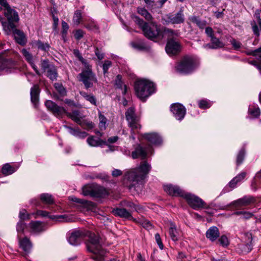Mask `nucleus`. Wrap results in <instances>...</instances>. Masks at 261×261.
Listing matches in <instances>:
<instances>
[{"mask_svg":"<svg viewBox=\"0 0 261 261\" xmlns=\"http://www.w3.org/2000/svg\"><path fill=\"white\" fill-rule=\"evenodd\" d=\"M170 110L173 116L178 120L183 119L186 113V110L185 107L179 103L171 105L170 106Z\"/></svg>","mask_w":261,"mask_h":261,"instance_id":"f8f14e48","label":"nucleus"},{"mask_svg":"<svg viewBox=\"0 0 261 261\" xmlns=\"http://www.w3.org/2000/svg\"><path fill=\"white\" fill-rule=\"evenodd\" d=\"M81 95L86 99L87 101H89L91 104L96 106V100L95 97L92 94H88L87 93L84 92H81Z\"/></svg>","mask_w":261,"mask_h":261,"instance_id":"79ce46f5","label":"nucleus"},{"mask_svg":"<svg viewBox=\"0 0 261 261\" xmlns=\"http://www.w3.org/2000/svg\"><path fill=\"white\" fill-rule=\"evenodd\" d=\"M131 45L133 48L137 50H141L146 49L145 45L142 42H132Z\"/></svg>","mask_w":261,"mask_h":261,"instance_id":"3c124183","label":"nucleus"},{"mask_svg":"<svg viewBox=\"0 0 261 261\" xmlns=\"http://www.w3.org/2000/svg\"><path fill=\"white\" fill-rule=\"evenodd\" d=\"M249 114L254 117H257L259 116L260 114V111L259 108H255L253 109H251V108L249 109Z\"/></svg>","mask_w":261,"mask_h":261,"instance_id":"864d4df0","label":"nucleus"},{"mask_svg":"<svg viewBox=\"0 0 261 261\" xmlns=\"http://www.w3.org/2000/svg\"><path fill=\"white\" fill-rule=\"evenodd\" d=\"M16 68V64L11 59L0 58V75L10 73Z\"/></svg>","mask_w":261,"mask_h":261,"instance_id":"9d476101","label":"nucleus"},{"mask_svg":"<svg viewBox=\"0 0 261 261\" xmlns=\"http://www.w3.org/2000/svg\"><path fill=\"white\" fill-rule=\"evenodd\" d=\"M198 106L200 108L207 109L211 107V103L206 100H201L199 101Z\"/></svg>","mask_w":261,"mask_h":261,"instance_id":"4d7b16f0","label":"nucleus"},{"mask_svg":"<svg viewBox=\"0 0 261 261\" xmlns=\"http://www.w3.org/2000/svg\"><path fill=\"white\" fill-rule=\"evenodd\" d=\"M143 137L151 144L156 145H160L162 142L160 136L156 133L145 134Z\"/></svg>","mask_w":261,"mask_h":261,"instance_id":"aec40b11","label":"nucleus"},{"mask_svg":"<svg viewBox=\"0 0 261 261\" xmlns=\"http://www.w3.org/2000/svg\"><path fill=\"white\" fill-rule=\"evenodd\" d=\"M245 172H242L239 174L229 182V186L232 188H234L237 182L243 180L245 178Z\"/></svg>","mask_w":261,"mask_h":261,"instance_id":"4c0bfd02","label":"nucleus"},{"mask_svg":"<svg viewBox=\"0 0 261 261\" xmlns=\"http://www.w3.org/2000/svg\"><path fill=\"white\" fill-rule=\"evenodd\" d=\"M189 19L192 22L195 23L200 29H203L206 25V21L205 20H201L195 16L190 17Z\"/></svg>","mask_w":261,"mask_h":261,"instance_id":"f704fd0d","label":"nucleus"},{"mask_svg":"<svg viewBox=\"0 0 261 261\" xmlns=\"http://www.w3.org/2000/svg\"><path fill=\"white\" fill-rule=\"evenodd\" d=\"M155 239L156 243L158 244L159 248L161 249H163L164 248V245L162 243L161 238L160 235L159 233H156L155 234Z\"/></svg>","mask_w":261,"mask_h":261,"instance_id":"680f3d73","label":"nucleus"},{"mask_svg":"<svg viewBox=\"0 0 261 261\" xmlns=\"http://www.w3.org/2000/svg\"><path fill=\"white\" fill-rule=\"evenodd\" d=\"M125 117L132 130L141 127L139 118L135 114L134 108L130 107L127 109L125 112Z\"/></svg>","mask_w":261,"mask_h":261,"instance_id":"6e6552de","label":"nucleus"},{"mask_svg":"<svg viewBox=\"0 0 261 261\" xmlns=\"http://www.w3.org/2000/svg\"><path fill=\"white\" fill-rule=\"evenodd\" d=\"M36 215L37 216H41L42 217H49L51 219H53L54 218L52 217L49 216V213L48 212H47L46 211H42V210L37 211V212H36Z\"/></svg>","mask_w":261,"mask_h":261,"instance_id":"0e129e2a","label":"nucleus"},{"mask_svg":"<svg viewBox=\"0 0 261 261\" xmlns=\"http://www.w3.org/2000/svg\"><path fill=\"white\" fill-rule=\"evenodd\" d=\"M181 45L179 42L174 39L168 40L166 46V51L170 55H174L180 52Z\"/></svg>","mask_w":261,"mask_h":261,"instance_id":"ddd939ff","label":"nucleus"},{"mask_svg":"<svg viewBox=\"0 0 261 261\" xmlns=\"http://www.w3.org/2000/svg\"><path fill=\"white\" fill-rule=\"evenodd\" d=\"M115 85L116 88L121 89L122 90V94H125L127 92V87L126 85H123V83L122 81V76L120 75H118L116 76Z\"/></svg>","mask_w":261,"mask_h":261,"instance_id":"473e14b6","label":"nucleus"},{"mask_svg":"<svg viewBox=\"0 0 261 261\" xmlns=\"http://www.w3.org/2000/svg\"><path fill=\"white\" fill-rule=\"evenodd\" d=\"M94 185L92 186H85L83 188V194L85 196L93 197V190Z\"/></svg>","mask_w":261,"mask_h":261,"instance_id":"37998d69","label":"nucleus"},{"mask_svg":"<svg viewBox=\"0 0 261 261\" xmlns=\"http://www.w3.org/2000/svg\"><path fill=\"white\" fill-rule=\"evenodd\" d=\"M84 66L85 69L78 75V76L80 78V81L83 83L86 88L88 89L92 86L93 83L97 82V79L92 71L90 65L88 64V66L86 65Z\"/></svg>","mask_w":261,"mask_h":261,"instance_id":"423d86ee","label":"nucleus"},{"mask_svg":"<svg viewBox=\"0 0 261 261\" xmlns=\"http://www.w3.org/2000/svg\"><path fill=\"white\" fill-rule=\"evenodd\" d=\"M246 237L248 238V241L246 244L243 243L239 245V249L243 253H247L250 252L252 248V236L251 234H247Z\"/></svg>","mask_w":261,"mask_h":261,"instance_id":"4be33fe9","label":"nucleus"},{"mask_svg":"<svg viewBox=\"0 0 261 261\" xmlns=\"http://www.w3.org/2000/svg\"><path fill=\"white\" fill-rule=\"evenodd\" d=\"M162 21L164 24L171 23L173 24L182 23L185 21V16L183 10H180L175 14L169 13L165 15L162 18Z\"/></svg>","mask_w":261,"mask_h":261,"instance_id":"0eeeda50","label":"nucleus"},{"mask_svg":"<svg viewBox=\"0 0 261 261\" xmlns=\"http://www.w3.org/2000/svg\"><path fill=\"white\" fill-rule=\"evenodd\" d=\"M84 34V33L82 30H78L76 31L74 34L75 38L76 40L81 39L83 37Z\"/></svg>","mask_w":261,"mask_h":261,"instance_id":"338daca9","label":"nucleus"},{"mask_svg":"<svg viewBox=\"0 0 261 261\" xmlns=\"http://www.w3.org/2000/svg\"><path fill=\"white\" fill-rule=\"evenodd\" d=\"M234 214L237 215H241L242 218L245 219H249L251 218L253 216V214L252 213L244 211L236 212L234 213Z\"/></svg>","mask_w":261,"mask_h":261,"instance_id":"8fccbe9b","label":"nucleus"},{"mask_svg":"<svg viewBox=\"0 0 261 261\" xmlns=\"http://www.w3.org/2000/svg\"><path fill=\"white\" fill-rule=\"evenodd\" d=\"M88 250L92 254L91 257L95 261H103L105 256L107 253L106 251L103 249L99 243V237L94 234H90L89 240L87 243Z\"/></svg>","mask_w":261,"mask_h":261,"instance_id":"f03ea898","label":"nucleus"},{"mask_svg":"<svg viewBox=\"0 0 261 261\" xmlns=\"http://www.w3.org/2000/svg\"><path fill=\"white\" fill-rule=\"evenodd\" d=\"M198 65L196 59L192 57H185L176 66V71L182 74L192 72Z\"/></svg>","mask_w":261,"mask_h":261,"instance_id":"39448f33","label":"nucleus"},{"mask_svg":"<svg viewBox=\"0 0 261 261\" xmlns=\"http://www.w3.org/2000/svg\"><path fill=\"white\" fill-rule=\"evenodd\" d=\"M39 90L37 85H34L31 90V98L32 103L36 106L39 101Z\"/></svg>","mask_w":261,"mask_h":261,"instance_id":"cd10ccee","label":"nucleus"},{"mask_svg":"<svg viewBox=\"0 0 261 261\" xmlns=\"http://www.w3.org/2000/svg\"><path fill=\"white\" fill-rule=\"evenodd\" d=\"M30 231L32 233H38L46 230V227L44 223L40 221H31L29 225Z\"/></svg>","mask_w":261,"mask_h":261,"instance_id":"f3484780","label":"nucleus"},{"mask_svg":"<svg viewBox=\"0 0 261 261\" xmlns=\"http://www.w3.org/2000/svg\"><path fill=\"white\" fill-rule=\"evenodd\" d=\"M108 190L103 187L94 185L93 190V197L104 198L109 195Z\"/></svg>","mask_w":261,"mask_h":261,"instance_id":"a211bd4d","label":"nucleus"},{"mask_svg":"<svg viewBox=\"0 0 261 261\" xmlns=\"http://www.w3.org/2000/svg\"><path fill=\"white\" fill-rule=\"evenodd\" d=\"M82 20V12L80 10H76L75 11L73 18V22L74 24L79 25Z\"/></svg>","mask_w":261,"mask_h":261,"instance_id":"c03bdc74","label":"nucleus"},{"mask_svg":"<svg viewBox=\"0 0 261 261\" xmlns=\"http://www.w3.org/2000/svg\"><path fill=\"white\" fill-rule=\"evenodd\" d=\"M111 66L112 62L110 61L106 60L104 62V63L102 65V69L104 74L107 73L108 69Z\"/></svg>","mask_w":261,"mask_h":261,"instance_id":"bf43d9fd","label":"nucleus"},{"mask_svg":"<svg viewBox=\"0 0 261 261\" xmlns=\"http://www.w3.org/2000/svg\"><path fill=\"white\" fill-rule=\"evenodd\" d=\"M65 114L77 124L83 126V124L81 120L82 116H81L79 111L74 110L71 113H69L66 111Z\"/></svg>","mask_w":261,"mask_h":261,"instance_id":"bb28decb","label":"nucleus"},{"mask_svg":"<svg viewBox=\"0 0 261 261\" xmlns=\"http://www.w3.org/2000/svg\"><path fill=\"white\" fill-rule=\"evenodd\" d=\"M225 46V44L221 41L219 38L215 36L211 39V43H208L204 45L205 48H209L212 49H217L222 48Z\"/></svg>","mask_w":261,"mask_h":261,"instance_id":"412c9836","label":"nucleus"},{"mask_svg":"<svg viewBox=\"0 0 261 261\" xmlns=\"http://www.w3.org/2000/svg\"><path fill=\"white\" fill-rule=\"evenodd\" d=\"M47 76L52 81L56 79L57 76V72L54 67L48 69L47 71Z\"/></svg>","mask_w":261,"mask_h":261,"instance_id":"a18cd8bd","label":"nucleus"},{"mask_svg":"<svg viewBox=\"0 0 261 261\" xmlns=\"http://www.w3.org/2000/svg\"><path fill=\"white\" fill-rule=\"evenodd\" d=\"M137 12L139 14L143 16L147 21L152 20V15L145 8H138Z\"/></svg>","mask_w":261,"mask_h":261,"instance_id":"ea45409f","label":"nucleus"},{"mask_svg":"<svg viewBox=\"0 0 261 261\" xmlns=\"http://www.w3.org/2000/svg\"><path fill=\"white\" fill-rule=\"evenodd\" d=\"M229 41L234 49H238L241 46V42L236 40L234 38H231Z\"/></svg>","mask_w":261,"mask_h":261,"instance_id":"052dcab7","label":"nucleus"},{"mask_svg":"<svg viewBox=\"0 0 261 261\" xmlns=\"http://www.w3.org/2000/svg\"><path fill=\"white\" fill-rule=\"evenodd\" d=\"M219 242L222 246H227L228 245V240L225 236H222L219 239Z\"/></svg>","mask_w":261,"mask_h":261,"instance_id":"e2e57ef3","label":"nucleus"},{"mask_svg":"<svg viewBox=\"0 0 261 261\" xmlns=\"http://www.w3.org/2000/svg\"><path fill=\"white\" fill-rule=\"evenodd\" d=\"M113 213L114 215L123 218L128 219H130L132 218L131 213L127 211L125 208H117L113 210Z\"/></svg>","mask_w":261,"mask_h":261,"instance_id":"5701e85b","label":"nucleus"},{"mask_svg":"<svg viewBox=\"0 0 261 261\" xmlns=\"http://www.w3.org/2000/svg\"><path fill=\"white\" fill-rule=\"evenodd\" d=\"M87 142L88 144L92 147L100 146L104 144L105 142L94 136H91L87 138Z\"/></svg>","mask_w":261,"mask_h":261,"instance_id":"2f4dec72","label":"nucleus"},{"mask_svg":"<svg viewBox=\"0 0 261 261\" xmlns=\"http://www.w3.org/2000/svg\"><path fill=\"white\" fill-rule=\"evenodd\" d=\"M5 14L8 19L10 21H17L19 20L18 13L13 9H12L9 5L5 6Z\"/></svg>","mask_w":261,"mask_h":261,"instance_id":"6ab92c4d","label":"nucleus"},{"mask_svg":"<svg viewBox=\"0 0 261 261\" xmlns=\"http://www.w3.org/2000/svg\"><path fill=\"white\" fill-rule=\"evenodd\" d=\"M67 128L69 129V133L75 137L84 138L87 136L86 132H81L79 129H74L69 126Z\"/></svg>","mask_w":261,"mask_h":261,"instance_id":"72a5a7b5","label":"nucleus"},{"mask_svg":"<svg viewBox=\"0 0 261 261\" xmlns=\"http://www.w3.org/2000/svg\"><path fill=\"white\" fill-rule=\"evenodd\" d=\"M14 36L16 42L21 44L24 45L26 43V38L24 33L17 29L14 31Z\"/></svg>","mask_w":261,"mask_h":261,"instance_id":"c85d7f7f","label":"nucleus"},{"mask_svg":"<svg viewBox=\"0 0 261 261\" xmlns=\"http://www.w3.org/2000/svg\"><path fill=\"white\" fill-rule=\"evenodd\" d=\"M205 32L207 36L211 38V39L214 37V31L211 27H206L205 28Z\"/></svg>","mask_w":261,"mask_h":261,"instance_id":"69168bd1","label":"nucleus"},{"mask_svg":"<svg viewBox=\"0 0 261 261\" xmlns=\"http://www.w3.org/2000/svg\"><path fill=\"white\" fill-rule=\"evenodd\" d=\"M38 48L42 50L47 51L49 49L50 46L48 43H43L40 40H38L35 43Z\"/></svg>","mask_w":261,"mask_h":261,"instance_id":"09e8293b","label":"nucleus"},{"mask_svg":"<svg viewBox=\"0 0 261 261\" xmlns=\"http://www.w3.org/2000/svg\"><path fill=\"white\" fill-rule=\"evenodd\" d=\"M151 25L153 29V32L146 33V35L149 37L150 40L155 39H162L164 37H167L169 39H174L173 38L179 36L178 31H175L166 27L161 28L155 22H152Z\"/></svg>","mask_w":261,"mask_h":261,"instance_id":"20e7f679","label":"nucleus"},{"mask_svg":"<svg viewBox=\"0 0 261 261\" xmlns=\"http://www.w3.org/2000/svg\"><path fill=\"white\" fill-rule=\"evenodd\" d=\"M135 21L141 28L144 36L149 39V37L146 35V33L153 32L154 29H152V27L151 25V23L152 21L150 22L149 24L148 23L145 22L142 19H140L138 16L135 17Z\"/></svg>","mask_w":261,"mask_h":261,"instance_id":"2eb2a0df","label":"nucleus"},{"mask_svg":"<svg viewBox=\"0 0 261 261\" xmlns=\"http://www.w3.org/2000/svg\"><path fill=\"white\" fill-rule=\"evenodd\" d=\"M169 234L173 241L176 242L178 240V232L177 230L175 225L173 223L170 224V228L169 229Z\"/></svg>","mask_w":261,"mask_h":261,"instance_id":"7c9ffc66","label":"nucleus"},{"mask_svg":"<svg viewBox=\"0 0 261 261\" xmlns=\"http://www.w3.org/2000/svg\"><path fill=\"white\" fill-rule=\"evenodd\" d=\"M73 54L74 56L81 62L83 66H88V64H89L86 60H85L83 57L82 56L81 53H80L79 50L78 49H74L73 50Z\"/></svg>","mask_w":261,"mask_h":261,"instance_id":"de8ad7c7","label":"nucleus"},{"mask_svg":"<svg viewBox=\"0 0 261 261\" xmlns=\"http://www.w3.org/2000/svg\"><path fill=\"white\" fill-rule=\"evenodd\" d=\"M40 197L41 201L45 204H51L54 202V198L51 195L48 194H42L40 195Z\"/></svg>","mask_w":261,"mask_h":261,"instance_id":"e433bc0d","label":"nucleus"},{"mask_svg":"<svg viewBox=\"0 0 261 261\" xmlns=\"http://www.w3.org/2000/svg\"><path fill=\"white\" fill-rule=\"evenodd\" d=\"M25 227V224L22 221H20L19 222H18L17 226H16V229L17 231V232L18 233L21 232L22 233L23 232V230Z\"/></svg>","mask_w":261,"mask_h":261,"instance_id":"13d9d810","label":"nucleus"},{"mask_svg":"<svg viewBox=\"0 0 261 261\" xmlns=\"http://www.w3.org/2000/svg\"><path fill=\"white\" fill-rule=\"evenodd\" d=\"M164 189L166 193L172 196H179L184 197L186 193L179 187L171 185L164 186Z\"/></svg>","mask_w":261,"mask_h":261,"instance_id":"dca6fc26","label":"nucleus"},{"mask_svg":"<svg viewBox=\"0 0 261 261\" xmlns=\"http://www.w3.org/2000/svg\"><path fill=\"white\" fill-rule=\"evenodd\" d=\"M21 53L25 58V60L27 61V62L30 64L31 67L35 70V72L39 75V72L34 63L32 55L29 53L28 50L24 48L22 49Z\"/></svg>","mask_w":261,"mask_h":261,"instance_id":"393cba45","label":"nucleus"},{"mask_svg":"<svg viewBox=\"0 0 261 261\" xmlns=\"http://www.w3.org/2000/svg\"><path fill=\"white\" fill-rule=\"evenodd\" d=\"M99 127L101 130H105L107 126V119L106 117L99 111Z\"/></svg>","mask_w":261,"mask_h":261,"instance_id":"c9c22d12","label":"nucleus"},{"mask_svg":"<svg viewBox=\"0 0 261 261\" xmlns=\"http://www.w3.org/2000/svg\"><path fill=\"white\" fill-rule=\"evenodd\" d=\"M45 105L47 110L56 117H62L66 113L64 107L58 106L51 100H46Z\"/></svg>","mask_w":261,"mask_h":261,"instance_id":"1a4fd4ad","label":"nucleus"},{"mask_svg":"<svg viewBox=\"0 0 261 261\" xmlns=\"http://www.w3.org/2000/svg\"><path fill=\"white\" fill-rule=\"evenodd\" d=\"M83 236V233L80 230H74L69 234L68 241L72 245H78L80 244Z\"/></svg>","mask_w":261,"mask_h":261,"instance_id":"4468645a","label":"nucleus"},{"mask_svg":"<svg viewBox=\"0 0 261 261\" xmlns=\"http://www.w3.org/2000/svg\"><path fill=\"white\" fill-rule=\"evenodd\" d=\"M145 3L150 7L151 9H153L155 8V4L154 2V0H144Z\"/></svg>","mask_w":261,"mask_h":261,"instance_id":"774afa93","label":"nucleus"},{"mask_svg":"<svg viewBox=\"0 0 261 261\" xmlns=\"http://www.w3.org/2000/svg\"><path fill=\"white\" fill-rule=\"evenodd\" d=\"M245 156V150L244 149H241L239 152L237 158V164L238 165H240L244 160Z\"/></svg>","mask_w":261,"mask_h":261,"instance_id":"603ef678","label":"nucleus"},{"mask_svg":"<svg viewBox=\"0 0 261 261\" xmlns=\"http://www.w3.org/2000/svg\"><path fill=\"white\" fill-rule=\"evenodd\" d=\"M15 171V169L9 164H5L2 169V173L5 175L11 174Z\"/></svg>","mask_w":261,"mask_h":261,"instance_id":"a19ab883","label":"nucleus"},{"mask_svg":"<svg viewBox=\"0 0 261 261\" xmlns=\"http://www.w3.org/2000/svg\"><path fill=\"white\" fill-rule=\"evenodd\" d=\"M19 245L20 247L26 252H29L32 246L29 239L26 237L21 240L19 239Z\"/></svg>","mask_w":261,"mask_h":261,"instance_id":"c756f323","label":"nucleus"},{"mask_svg":"<svg viewBox=\"0 0 261 261\" xmlns=\"http://www.w3.org/2000/svg\"><path fill=\"white\" fill-rule=\"evenodd\" d=\"M151 168V165L144 161L138 167L127 171L125 173V177L131 183L129 188L130 189L135 187L136 184L142 182L149 173Z\"/></svg>","mask_w":261,"mask_h":261,"instance_id":"f257e3e1","label":"nucleus"},{"mask_svg":"<svg viewBox=\"0 0 261 261\" xmlns=\"http://www.w3.org/2000/svg\"><path fill=\"white\" fill-rule=\"evenodd\" d=\"M218 228L216 226L210 227L206 232V237L212 241H214L219 237Z\"/></svg>","mask_w":261,"mask_h":261,"instance_id":"a878e982","label":"nucleus"},{"mask_svg":"<svg viewBox=\"0 0 261 261\" xmlns=\"http://www.w3.org/2000/svg\"><path fill=\"white\" fill-rule=\"evenodd\" d=\"M250 202V200L248 198H243L233 201L230 205L234 206H244L248 204Z\"/></svg>","mask_w":261,"mask_h":261,"instance_id":"58836bf2","label":"nucleus"},{"mask_svg":"<svg viewBox=\"0 0 261 261\" xmlns=\"http://www.w3.org/2000/svg\"><path fill=\"white\" fill-rule=\"evenodd\" d=\"M184 198L186 200L189 205L194 209L202 207L204 204V201L194 195L185 193Z\"/></svg>","mask_w":261,"mask_h":261,"instance_id":"9b49d317","label":"nucleus"},{"mask_svg":"<svg viewBox=\"0 0 261 261\" xmlns=\"http://www.w3.org/2000/svg\"><path fill=\"white\" fill-rule=\"evenodd\" d=\"M135 90L138 98L145 100L155 91L154 84L145 79L137 80L135 83Z\"/></svg>","mask_w":261,"mask_h":261,"instance_id":"7ed1b4c3","label":"nucleus"},{"mask_svg":"<svg viewBox=\"0 0 261 261\" xmlns=\"http://www.w3.org/2000/svg\"><path fill=\"white\" fill-rule=\"evenodd\" d=\"M62 36L64 40L66 41V38L67 35L68 30L69 29V25L64 21H62Z\"/></svg>","mask_w":261,"mask_h":261,"instance_id":"49530a36","label":"nucleus"},{"mask_svg":"<svg viewBox=\"0 0 261 261\" xmlns=\"http://www.w3.org/2000/svg\"><path fill=\"white\" fill-rule=\"evenodd\" d=\"M146 151L140 145H138L136 147L135 150L132 153V156L134 159L138 158H141L142 159H144L146 158Z\"/></svg>","mask_w":261,"mask_h":261,"instance_id":"b1692460","label":"nucleus"},{"mask_svg":"<svg viewBox=\"0 0 261 261\" xmlns=\"http://www.w3.org/2000/svg\"><path fill=\"white\" fill-rule=\"evenodd\" d=\"M85 27L92 31H97L98 29V27L97 26L96 24L94 21H91L87 24H85Z\"/></svg>","mask_w":261,"mask_h":261,"instance_id":"6e6d98bb","label":"nucleus"},{"mask_svg":"<svg viewBox=\"0 0 261 261\" xmlns=\"http://www.w3.org/2000/svg\"><path fill=\"white\" fill-rule=\"evenodd\" d=\"M55 87L61 95L63 96L65 95L66 92V90L61 84L56 83Z\"/></svg>","mask_w":261,"mask_h":261,"instance_id":"5fc2aeb1","label":"nucleus"}]
</instances>
